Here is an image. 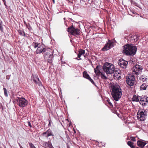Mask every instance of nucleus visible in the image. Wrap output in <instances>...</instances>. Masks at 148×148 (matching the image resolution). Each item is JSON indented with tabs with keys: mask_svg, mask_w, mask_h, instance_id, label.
Here are the masks:
<instances>
[{
	"mask_svg": "<svg viewBox=\"0 0 148 148\" xmlns=\"http://www.w3.org/2000/svg\"><path fill=\"white\" fill-rule=\"evenodd\" d=\"M42 145L43 147L45 148H53L50 140L48 142H44Z\"/></svg>",
	"mask_w": 148,
	"mask_h": 148,
	"instance_id": "nucleus-14",
	"label": "nucleus"
},
{
	"mask_svg": "<svg viewBox=\"0 0 148 148\" xmlns=\"http://www.w3.org/2000/svg\"><path fill=\"white\" fill-rule=\"evenodd\" d=\"M130 38L131 40L133 42H136L138 40V37L136 35H132L131 36Z\"/></svg>",
	"mask_w": 148,
	"mask_h": 148,
	"instance_id": "nucleus-21",
	"label": "nucleus"
},
{
	"mask_svg": "<svg viewBox=\"0 0 148 148\" xmlns=\"http://www.w3.org/2000/svg\"><path fill=\"white\" fill-rule=\"evenodd\" d=\"M147 79V77L143 75L140 78V80L143 82L146 81Z\"/></svg>",
	"mask_w": 148,
	"mask_h": 148,
	"instance_id": "nucleus-30",
	"label": "nucleus"
},
{
	"mask_svg": "<svg viewBox=\"0 0 148 148\" xmlns=\"http://www.w3.org/2000/svg\"><path fill=\"white\" fill-rule=\"evenodd\" d=\"M103 69L107 74H111L114 70V66L112 64L106 62L103 65Z\"/></svg>",
	"mask_w": 148,
	"mask_h": 148,
	"instance_id": "nucleus-3",
	"label": "nucleus"
},
{
	"mask_svg": "<svg viewBox=\"0 0 148 148\" xmlns=\"http://www.w3.org/2000/svg\"><path fill=\"white\" fill-rule=\"evenodd\" d=\"M66 137L67 138V140H68V141H69L70 140V139L69 138V137L68 136V135L67 134V135H66Z\"/></svg>",
	"mask_w": 148,
	"mask_h": 148,
	"instance_id": "nucleus-37",
	"label": "nucleus"
},
{
	"mask_svg": "<svg viewBox=\"0 0 148 148\" xmlns=\"http://www.w3.org/2000/svg\"><path fill=\"white\" fill-rule=\"evenodd\" d=\"M3 1L4 4L5 5L6 7L7 6V5L6 4V1L5 0H2Z\"/></svg>",
	"mask_w": 148,
	"mask_h": 148,
	"instance_id": "nucleus-39",
	"label": "nucleus"
},
{
	"mask_svg": "<svg viewBox=\"0 0 148 148\" xmlns=\"http://www.w3.org/2000/svg\"><path fill=\"white\" fill-rule=\"evenodd\" d=\"M19 145L20 147V148H23V147H22V146L21 145V144L20 143L18 144Z\"/></svg>",
	"mask_w": 148,
	"mask_h": 148,
	"instance_id": "nucleus-41",
	"label": "nucleus"
},
{
	"mask_svg": "<svg viewBox=\"0 0 148 148\" xmlns=\"http://www.w3.org/2000/svg\"><path fill=\"white\" fill-rule=\"evenodd\" d=\"M3 90L4 92V95L6 97H7L8 96V94H7V91L6 90V89L5 88H3Z\"/></svg>",
	"mask_w": 148,
	"mask_h": 148,
	"instance_id": "nucleus-32",
	"label": "nucleus"
},
{
	"mask_svg": "<svg viewBox=\"0 0 148 148\" xmlns=\"http://www.w3.org/2000/svg\"><path fill=\"white\" fill-rule=\"evenodd\" d=\"M137 115L138 119L143 121L145 119V117L147 115V111L145 110L140 109L138 110Z\"/></svg>",
	"mask_w": 148,
	"mask_h": 148,
	"instance_id": "nucleus-4",
	"label": "nucleus"
},
{
	"mask_svg": "<svg viewBox=\"0 0 148 148\" xmlns=\"http://www.w3.org/2000/svg\"><path fill=\"white\" fill-rule=\"evenodd\" d=\"M53 55H51L47 59H46V60H47V61L48 63L52 64L53 61Z\"/></svg>",
	"mask_w": 148,
	"mask_h": 148,
	"instance_id": "nucleus-24",
	"label": "nucleus"
},
{
	"mask_svg": "<svg viewBox=\"0 0 148 148\" xmlns=\"http://www.w3.org/2000/svg\"><path fill=\"white\" fill-rule=\"evenodd\" d=\"M18 33L21 36H25V34L24 32L22 30H19L18 31Z\"/></svg>",
	"mask_w": 148,
	"mask_h": 148,
	"instance_id": "nucleus-29",
	"label": "nucleus"
},
{
	"mask_svg": "<svg viewBox=\"0 0 148 148\" xmlns=\"http://www.w3.org/2000/svg\"><path fill=\"white\" fill-rule=\"evenodd\" d=\"M141 96L138 95H134L132 98L133 101L139 102Z\"/></svg>",
	"mask_w": 148,
	"mask_h": 148,
	"instance_id": "nucleus-20",
	"label": "nucleus"
},
{
	"mask_svg": "<svg viewBox=\"0 0 148 148\" xmlns=\"http://www.w3.org/2000/svg\"><path fill=\"white\" fill-rule=\"evenodd\" d=\"M28 125L30 127H32V126L31 124V123L29 122H28Z\"/></svg>",
	"mask_w": 148,
	"mask_h": 148,
	"instance_id": "nucleus-40",
	"label": "nucleus"
},
{
	"mask_svg": "<svg viewBox=\"0 0 148 148\" xmlns=\"http://www.w3.org/2000/svg\"><path fill=\"white\" fill-rule=\"evenodd\" d=\"M128 64V62L122 59H120L119 61L118 64L122 68L125 69Z\"/></svg>",
	"mask_w": 148,
	"mask_h": 148,
	"instance_id": "nucleus-12",
	"label": "nucleus"
},
{
	"mask_svg": "<svg viewBox=\"0 0 148 148\" xmlns=\"http://www.w3.org/2000/svg\"><path fill=\"white\" fill-rule=\"evenodd\" d=\"M69 126H70L71 125V122H70V123H69Z\"/></svg>",
	"mask_w": 148,
	"mask_h": 148,
	"instance_id": "nucleus-42",
	"label": "nucleus"
},
{
	"mask_svg": "<svg viewBox=\"0 0 148 148\" xmlns=\"http://www.w3.org/2000/svg\"><path fill=\"white\" fill-rule=\"evenodd\" d=\"M100 75L101 78L103 79H107V77L104 74H103L101 73L99 74V75Z\"/></svg>",
	"mask_w": 148,
	"mask_h": 148,
	"instance_id": "nucleus-28",
	"label": "nucleus"
},
{
	"mask_svg": "<svg viewBox=\"0 0 148 148\" xmlns=\"http://www.w3.org/2000/svg\"><path fill=\"white\" fill-rule=\"evenodd\" d=\"M53 3H55V0H52Z\"/></svg>",
	"mask_w": 148,
	"mask_h": 148,
	"instance_id": "nucleus-44",
	"label": "nucleus"
},
{
	"mask_svg": "<svg viewBox=\"0 0 148 148\" xmlns=\"http://www.w3.org/2000/svg\"><path fill=\"white\" fill-rule=\"evenodd\" d=\"M85 51L84 50L82 49H80L79 50L78 53L77 54V58H79V59H77V58L76 59L77 60H81V59L80 58V57L82 56H84V57H86V55H85Z\"/></svg>",
	"mask_w": 148,
	"mask_h": 148,
	"instance_id": "nucleus-16",
	"label": "nucleus"
},
{
	"mask_svg": "<svg viewBox=\"0 0 148 148\" xmlns=\"http://www.w3.org/2000/svg\"><path fill=\"white\" fill-rule=\"evenodd\" d=\"M146 143L143 140H138L137 142V145L139 147L143 148L146 144Z\"/></svg>",
	"mask_w": 148,
	"mask_h": 148,
	"instance_id": "nucleus-17",
	"label": "nucleus"
},
{
	"mask_svg": "<svg viewBox=\"0 0 148 148\" xmlns=\"http://www.w3.org/2000/svg\"><path fill=\"white\" fill-rule=\"evenodd\" d=\"M16 101L17 105L21 108L25 107L28 103L27 100L23 97H17Z\"/></svg>",
	"mask_w": 148,
	"mask_h": 148,
	"instance_id": "nucleus-5",
	"label": "nucleus"
},
{
	"mask_svg": "<svg viewBox=\"0 0 148 148\" xmlns=\"http://www.w3.org/2000/svg\"><path fill=\"white\" fill-rule=\"evenodd\" d=\"M66 120L67 121H68V122H69V119H66Z\"/></svg>",
	"mask_w": 148,
	"mask_h": 148,
	"instance_id": "nucleus-45",
	"label": "nucleus"
},
{
	"mask_svg": "<svg viewBox=\"0 0 148 148\" xmlns=\"http://www.w3.org/2000/svg\"><path fill=\"white\" fill-rule=\"evenodd\" d=\"M45 48H44L43 46L41 45L38 46L36 51V53L37 54H40L42 52H45Z\"/></svg>",
	"mask_w": 148,
	"mask_h": 148,
	"instance_id": "nucleus-15",
	"label": "nucleus"
},
{
	"mask_svg": "<svg viewBox=\"0 0 148 148\" xmlns=\"http://www.w3.org/2000/svg\"><path fill=\"white\" fill-rule=\"evenodd\" d=\"M107 101L108 102V104L109 106L111 107H112L113 106L112 104L111 103V102L110 101V100L109 99H108L107 100Z\"/></svg>",
	"mask_w": 148,
	"mask_h": 148,
	"instance_id": "nucleus-31",
	"label": "nucleus"
},
{
	"mask_svg": "<svg viewBox=\"0 0 148 148\" xmlns=\"http://www.w3.org/2000/svg\"><path fill=\"white\" fill-rule=\"evenodd\" d=\"M108 42H107L104 47L102 49V50L103 51H107L114 46V42L112 41L108 40Z\"/></svg>",
	"mask_w": 148,
	"mask_h": 148,
	"instance_id": "nucleus-9",
	"label": "nucleus"
},
{
	"mask_svg": "<svg viewBox=\"0 0 148 148\" xmlns=\"http://www.w3.org/2000/svg\"><path fill=\"white\" fill-rule=\"evenodd\" d=\"M112 89L111 95L114 99L118 101L121 97L122 95L121 89L117 84H112L111 86Z\"/></svg>",
	"mask_w": 148,
	"mask_h": 148,
	"instance_id": "nucleus-1",
	"label": "nucleus"
},
{
	"mask_svg": "<svg viewBox=\"0 0 148 148\" xmlns=\"http://www.w3.org/2000/svg\"><path fill=\"white\" fill-rule=\"evenodd\" d=\"M24 23L25 25L27 24L25 21H24Z\"/></svg>",
	"mask_w": 148,
	"mask_h": 148,
	"instance_id": "nucleus-43",
	"label": "nucleus"
},
{
	"mask_svg": "<svg viewBox=\"0 0 148 148\" xmlns=\"http://www.w3.org/2000/svg\"><path fill=\"white\" fill-rule=\"evenodd\" d=\"M31 80L33 81L35 84H37L39 86L41 85V82L38 78V75L36 74H32Z\"/></svg>",
	"mask_w": 148,
	"mask_h": 148,
	"instance_id": "nucleus-11",
	"label": "nucleus"
},
{
	"mask_svg": "<svg viewBox=\"0 0 148 148\" xmlns=\"http://www.w3.org/2000/svg\"><path fill=\"white\" fill-rule=\"evenodd\" d=\"M112 73L114 74V76L117 78H119L120 77V74L117 71H113Z\"/></svg>",
	"mask_w": 148,
	"mask_h": 148,
	"instance_id": "nucleus-22",
	"label": "nucleus"
},
{
	"mask_svg": "<svg viewBox=\"0 0 148 148\" xmlns=\"http://www.w3.org/2000/svg\"><path fill=\"white\" fill-rule=\"evenodd\" d=\"M51 55H53V54L50 51H47L44 55V59L46 60V59H47Z\"/></svg>",
	"mask_w": 148,
	"mask_h": 148,
	"instance_id": "nucleus-18",
	"label": "nucleus"
},
{
	"mask_svg": "<svg viewBox=\"0 0 148 148\" xmlns=\"http://www.w3.org/2000/svg\"><path fill=\"white\" fill-rule=\"evenodd\" d=\"M40 45V43H38L37 42H33L32 44V45L34 48H36L38 47L39 45Z\"/></svg>",
	"mask_w": 148,
	"mask_h": 148,
	"instance_id": "nucleus-27",
	"label": "nucleus"
},
{
	"mask_svg": "<svg viewBox=\"0 0 148 148\" xmlns=\"http://www.w3.org/2000/svg\"><path fill=\"white\" fill-rule=\"evenodd\" d=\"M94 85H95V83L93 81L92 79L90 77L88 79Z\"/></svg>",
	"mask_w": 148,
	"mask_h": 148,
	"instance_id": "nucleus-35",
	"label": "nucleus"
},
{
	"mask_svg": "<svg viewBox=\"0 0 148 148\" xmlns=\"http://www.w3.org/2000/svg\"><path fill=\"white\" fill-rule=\"evenodd\" d=\"M143 69L141 66L136 64L134 66L132 74L134 75H138L141 73Z\"/></svg>",
	"mask_w": 148,
	"mask_h": 148,
	"instance_id": "nucleus-8",
	"label": "nucleus"
},
{
	"mask_svg": "<svg viewBox=\"0 0 148 148\" xmlns=\"http://www.w3.org/2000/svg\"><path fill=\"white\" fill-rule=\"evenodd\" d=\"M27 27L28 28H29V27H30V25L29 23L27 24L26 25Z\"/></svg>",
	"mask_w": 148,
	"mask_h": 148,
	"instance_id": "nucleus-38",
	"label": "nucleus"
},
{
	"mask_svg": "<svg viewBox=\"0 0 148 148\" xmlns=\"http://www.w3.org/2000/svg\"><path fill=\"white\" fill-rule=\"evenodd\" d=\"M67 30L69 33L75 36H79L80 34L81 31L79 29L73 26L69 27Z\"/></svg>",
	"mask_w": 148,
	"mask_h": 148,
	"instance_id": "nucleus-6",
	"label": "nucleus"
},
{
	"mask_svg": "<svg viewBox=\"0 0 148 148\" xmlns=\"http://www.w3.org/2000/svg\"><path fill=\"white\" fill-rule=\"evenodd\" d=\"M42 136L46 138H48L50 136H53L54 134L52 131L49 129L45 132H43L42 134Z\"/></svg>",
	"mask_w": 148,
	"mask_h": 148,
	"instance_id": "nucleus-13",
	"label": "nucleus"
},
{
	"mask_svg": "<svg viewBox=\"0 0 148 148\" xmlns=\"http://www.w3.org/2000/svg\"><path fill=\"white\" fill-rule=\"evenodd\" d=\"M147 85L145 84H142L140 86V90H145L146 89Z\"/></svg>",
	"mask_w": 148,
	"mask_h": 148,
	"instance_id": "nucleus-26",
	"label": "nucleus"
},
{
	"mask_svg": "<svg viewBox=\"0 0 148 148\" xmlns=\"http://www.w3.org/2000/svg\"><path fill=\"white\" fill-rule=\"evenodd\" d=\"M126 83L129 86H133L135 82V79L133 75L128 74L126 76Z\"/></svg>",
	"mask_w": 148,
	"mask_h": 148,
	"instance_id": "nucleus-7",
	"label": "nucleus"
},
{
	"mask_svg": "<svg viewBox=\"0 0 148 148\" xmlns=\"http://www.w3.org/2000/svg\"><path fill=\"white\" fill-rule=\"evenodd\" d=\"M127 144L131 148H135V146L134 145V143L130 141H128L127 143Z\"/></svg>",
	"mask_w": 148,
	"mask_h": 148,
	"instance_id": "nucleus-23",
	"label": "nucleus"
},
{
	"mask_svg": "<svg viewBox=\"0 0 148 148\" xmlns=\"http://www.w3.org/2000/svg\"><path fill=\"white\" fill-rule=\"evenodd\" d=\"M100 66H97L96 68L94 69V72L97 76H99L100 73H101L100 71Z\"/></svg>",
	"mask_w": 148,
	"mask_h": 148,
	"instance_id": "nucleus-19",
	"label": "nucleus"
},
{
	"mask_svg": "<svg viewBox=\"0 0 148 148\" xmlns=\"http://www.w3.org/2000/svg\"><path fill=\"white\" fill-rule=\"evenodd\" d=\"M2 22L1 21H0V29L1 31H3V27L2 26Z\"/></svg>",
	"mask_w": 148,
	"mask_h": 148,
	"instance_id": "nucleus-36",
	"label": "nucleus"
},
{
	"mask_svg": "<svg viewBox=\"0 0 148 148\" xmlns=\"http://www.w3.org/2000/svg\"><path fill=\"white\" fill-rule=\"evenodd\" d=\"M137 50L136 46L132 45L127 44L123 46V53L127 55H134Z\"/></svg>",
	"mask_w": 148,
	"mask_h": 148,
	"instance_id": "nucleus-2",
	"label": "nucleus"
},
{
	"mask_svg": "<svg viewBox=\"0 0 148 148\" xmlns=\"http://www.w3.org/2000/svg\"><path fill=\"white\" fill-rule=\"evenodd\" d=\"M83 76L84 77L88 79L90 77L87 73L85 71L83 72Z\"/></svg>",
	"mask_w": 148,
	"mask_h": 148,
	"instance_id": "nucleus-25",
	"label": "nucleus"
},
{
	"mask_svg": "<svg viewBox=\"0 0 148 148\" xmlns=\"http://www.w3.org/2000/svg\"><path fill=\"white\" fill-rule=\"evenodd\" d=\"M130 139L132 141H136V139H135V137L133 136H131L130 137Z\"/></svg>",
	"mask_w": 148,
	"mask_h": 148,
	"instance_id": "nucleus-34",
	"label": "nucleus"
},
{
	"mask_svg": "<svg viewBox=\"0 0 148 148\" xmlns=\"http://www.w3.org/2000/svg\"><path fill=\"white\" fill-rule=\"evenodd\" d=\"M139 102L140 104L142 106H146L148 103V97H141Z\"/></svg>",
	"mask_w": 148,
	"mask_h": 148,
	"instance_id": "nucleus-10",
	"label": "nucleus"
},
{
	"mask_svg": "<svg viewBox=\"0 0 148 148\" xmlns=\"http://www.w3.org/2000/svg\"><path fill=\"white\" fill-rule=\"evenodd\" d=\"M63 19H64V20H65V18H63Z\"/></svg>",
	"mask_w": 148,
	"mask_h": 148,
	"instance_id": "nucleus-46",
	"label": "nucleus"
},
{
	"mask_svg": "<svg viewBox=\"0 0 148 148\" xmlns=\"http://www.w3.org/2000/svg\"><path fill=\"white\" fill-rule=\"evenodd\" d=\"M30 148H36L32 143H29Z\"/></svg>",
	"mask_w": 148,
	"mask_h": 148,
	"instance_id": "nucleus-33",
	"label": "nucleus"
}]
</instances>
